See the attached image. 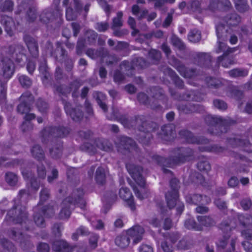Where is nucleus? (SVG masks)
<instances>
[{"label": "nucleus", "instance_id": "nucleus-1", "mask_svg": "<svg viewBox=\"0 0 252 252\" xmlns=\"http://www.w3.org/2000/svg\"><path fill=\"white\" fill-rule=\"evenodd\" d=\"M193 151L189 148H181L175 149L172 152L169 159H166L158 155H153L152 160L160 166L172 167L175 164L183 163L194 158ZM162 171L165 174H171L169 169L162 167Z\"/></svg>", "mask_w": 252, "mask_h": 252}, {"label": "nucleus", "instance_id": "nucleus-2", "mask_svg": "<svg viewBox=\"0 0 252 252\" xmlns=\"http://www.w3.org/2000/svg\"><path fill=\"white\" fill-rule=\"evenodd\" d=\"M84 193L82 189H75L71 196L66 197L63 201L59 213V217L61 219H68L70 217L71 209L75 204L81 209L84 208L86 202L83 198Z\"/></svg>", "mask_w": 252, "mask_h": 252}, {"label": "nucleus", "instance_id": "nucleus-3", "mask_svg": "<svg viewBox=\"0 0 252 252\" xmlns=\"http://www.w3.org/2000/svg\"><path fill=\"white\" fill-rule=\"evenodd\" d=\"M125 127L130 128L131 127H137L140 131L138 140L144 145L149 144L152 135L150 132L151 129L147 127V124L146 118L144 116H136L130 119H127Z\"/></svg>", "mask_w": 252, "mask_h": 252}, {"label": "nucleus", "instance_id": "nucleus-4", "mask_svg": "<svg viewBox=\"0 0 252 252\" xmlns=\"http://www.w3.org/2000/svg\"><path fill=\"white\" fill-rule=\"evenodd\" d=\"M126 168L131 177L140 188L139 189L136 186L132 187L136 197L141 200L147 197V194L144 192L145 189L144 188L145 180L141 174L143 170L142 168L140 166L131 163L126 164Z\"/></svg>", "mask_w": 252, "mask_h": 252}, {"label": "nucleus", "instance_id": "nucleus-5", "mask_svg": "<svg viewBox=\"0 0 252 252\" xmlns=\"http://www.w3.org/2000/svg\"><path fill=\"white\" fill-rule=\"evenodd\" d=\"M152 98L149 99L147 95L143 93L138 94V100L140 103L150 106L153 109H159L160 108L159 104L157 105L156 102H165L166 98L164 94L163 91L158 87H153L150 89Z\"/></svg>", "mask_w": 252, "mask_h": 252}, {"label": "nucleus", "instance_id": "nucleus-6", "mask_svg": "<svg viewBox=\"0 0 252 252\" xmlns=\"http://www.w3.org/2000/svg\"><path fill=\"white\" fill-rule=\"evenodd\" d=\"M63 5L66 7L65 16L68 21L75 20L83 8L82 0H72L70 2L69 0H63Z\"/></svg>", "mask_w": 252, "mask_h": 252}, {"label": "nucleus", "instance_id": "nucleus-7", "mask_svg": "<svg viewBox=\"0 0 252 252\" xmlns=\"http://www.w3.org/2000/svg\"><path fill=\"white\" fill-rule=\"evenodd\" d=\"M206 123L209 128L208 131L212 134H219L218 128L220 129V132H225L227 131V126L229 124L226 120H223L220 117L208 115L205 119Z\"/></svg>", "mask_w": 252, "mask_h": 252}, {"label": "nucleus", "instance_id": "nucleus-8", "mask_svg": "<svg viewBox=\"0 0 252 252\" xmlns=\"http://www.w3.org/2000/svg\"><path fill=\"white\" fill-rule=\"evenodd\" d=\"M68 133V129L64 127L47 126L41 132L42 141L46 143L53 137H62Z\"/></svg>", "mask_w": 252, "mask_h": 252}, {"label": "nucleus", "instance_id": "nucleus-9", "mask_svg": "<svg viewBox=\"0 0 252 252\" xmlns=\"http://www.w3.org/2000/svg\"><path fill=\"white\" fill-rule=\"evenodd\" d=\"M27 219V213L25 208L20 205L14 206L7 213L5 220L8 222L21 223Z\"/></svg>", "mask_w": 252, "mask_h": 252}, {"label": "nucleus", "instance_id": "nucleus-10", "mask_svg": "<svg viewBox=\"0 0 252 252\" xmlns=\"http://www.w3.org/2000/svg\"><path fill=\"white\" fill-rule=\"evenodd\" d=\"M216 33L218 37V47L216 49L217 53L221 52L229 53L232 51L227 48L226 44L223 42L227 39L228 35V30L221 25H217L216 26Z\"/></svg>", "mask_w": 252, "mask_h": 252}, {"label": "nucleus", "instance_id": "nucleus-11", "mask_svg": "<svg viewBox=\"0 0 252 252\" xmlns=\"http://www.w3.org/2000/svg\"><path fill=\"white\" fill-rule=\"evenodd\" d=\"M147 66L148 63L143 58L136 57L134 58L131 62L123 61L120 65V67L121 70L123 71H130L129 72L126 73L127 75H131L133 69L143 68Z\"/></svg>", "mask_w": 252, "mask_h": 252}, {"label": "nucleus", "instance_id": "nucleus-12", "mask_svg": "<svg viewBox=\"0 0 252 252\" xmlns=\"http://www.w3.org/2000/svg\"><path fill=\"white\" fill-rule=\"evenodd\" d=\"M169 63L178 70L181 75L185 78H191L196 75L195 70L187 69L185 66L175 57L169 59Z\"/></svg>", "mask_w": 252, "mask_h": 252}, {"label": "nucleus", "instance_id": "nucleus-13", "mask_svg": "<svg viewBox=\"0 0 252 252\" xmlns=\"http://www.w3.org/2000/svg\"><path fill=\"white\" fill-rule=\"evenodd\" d=\"M170 186L172 191L165 194V198L167 205L170 207H172L174 206L175 201L178 196V189L180 187L179 180L176 178L171 179Z\"/></svg>", "mask_w": 252, "mask_h": 252}, {"label": "nucleus", "instance_id": "nucleus-14", "mask_svg": "<svg viewBox=\"0 0 252 252\" xmlns=\"http://www.w3.org/2000/svg\"><path fill=\"white\" fill-rule=\"evenodd\" d=\"M14 72V65L8 58L2 59L0 63V74L4 78L9 79Z\"/></svg>", "mask_w": 252, "mask_h": 252}, {"label": "nucleus", "instance_id": "nucleus-15", "mask_svg": "<svg viewBox=\"0 0 252 252\" xmlns=\"http://www.w3.org/2000/svg\"><path fill=\"white\" fill-rule=\"evenodd\" d=\"M131 12L133 15L136 16L138 20H141L146 16L147 21L150 22L155 19L157 17V13L155 12L148 14V10L145 8H140L137 4H134L132 6Z\"/></svg>", "mask_w": 252, "mask_h": 252}, {"label": "nucleus", "instance_id": "nucleus-16", "mask_svg": "<svg viewBox=\"0 0 252 252\" xmlns=\"http://www.w3.org/2000/svg\"><path fill=\"white\" fill-rule=\"evenodd\" d=\"M62 16V10L58 7H57L54 11L50 9L43 10L39 15V20L43 23H47L55 17L60 19Z\"/></svg>", "mask_w": 252, "mask_h": 252}, {"label": "nucleus", "instance_id": "nucleus-17", "mask_svg": "<svg viewBox=\"0 0 252 252\" xmlns=\"http://www.w3.org/2000/svg\"><path fill=\"white\" fill-rule=\"evenodd\" d=\"M180 135L189 143L207 144L209 142L208 139L203 137H196L192 133L187 130H182L179 132Z\"/></svg>", "mask_w": 252, "mask_h": 252}, {"label": "nucleus", "instance_id": "nucleus-18", "mask_svg": "<svg viewBox=\"0 0 252 252\" xmlns=\"http://www.w3.org/2000/svg\"><path fill=\"white\" fill-rule=\"evenodd\" d=\"M186 199L188 203L194 205H207L211 201L209 197L200 194H189L186 196Z\"/></svg>", "mask_w": 252, "mask_h": 252}, {"label": "nucleus", "instance_id": "nucleus-19", "mask_svg": "<svg viewBox=\"0 0 252 252\" xmlns=\"http://www.w3.org/2000/svg\"><path fill=\"white\" fill-rule=\"evenodd\" d=\"M63 103L66 113L69 115L73 121L78 122L83 118V113L80 109V107L72 109L70 103L64 100Z\"/></svg>", "mask_w": 252, "mask_h": 252}, {"label": "nucleus", "instance_id": "nucleus-20", "mask_svg": "<svg viewBox=\"0 0 252 252\" xmlns=\"http://www.w3.org/2000/svg\"><path fill=\"white\" fill-rule=\"evenodd\" d=\"M144 233V229L139 225L134 226L129 229L126 232V234L133 240L134 244L139 243L142 239L143 234Z\"/></svg>", "mask_w": 252, "mask_h": 252}, {"label": "nucleus", "instance_id": "nucleus-21", "mask_svg": "<svg viewBox=\"0 0 252 252\" xmlns=\"http://www.w3.org/2000/svg\"><path fill=\"white\" fill-rule=\"evenodd\" d=\"M177 107L179 111L185 114L200 112L203 110L202 107L198 104L191 103H179Z\"/></svg>", "mask_w": 252, "mask_h": 252}, {"label": "nucleus", "instance_id": "nucleus-22", "mask_svg": "<svg viewBox=\"0 0 252 252\" xmlns=\"http://www.w3.org/2000/svg\"><path fill=\"white\" fill-rule=\"evenodd\" d=\"M119 195L121 198L125 200L131 210L135 209L133 197L129 189L125 187H122L119 191Z\"/></svg>", "mask_w": 252, "mask_h": 252}, {"label": "nucleus", "instance_id": "nucleus-23", "mask_svg": "<svg viewBox=\"0 0 252 252\" xmlns=\"http://www.w3.org/2000/svg\"><path fill=\"white\" fill-rule=\"evenodd\" d=\"M24 48L21 44H15L9 47V54L12 55L15 58L16 61L20 63L23 61V58L25 57L24 54Z\"/></svg>", "mask_w": 252, "mask_h": 252}, {"label": "nucleus", "instance_id": "nucleus-24", "mask_svg": "<svg viewBox=\"0 0 252 252\" xmlns=\"http://www.w3.org/2000/svg\"><path fill=\"white\" fill-rule=\"evenodd\" d=\"M108 119L116 120L120 122L124 126L126 125L127 118L126 116L122 114L119 109L114 106L111 108V112L110 114L107 115Z\"/></svg>", "mask_w": 252, "mask_h": 252}, {"label": "nucleus", "instance_id": "nucleus-25", "mask_svg": "<svg viewBox=\"0 0 252 252\" xmlns=\"http://www.w3.org/2000/svg\"><path fill=\"white\" fill-rule=\"evenodd\" d=\"M23 40L32 56L35 57L38 54V46L36 40L29 34H25Z\"/></svg>", "mask_w": 252, "mask_h": 252}, {"label": "nucleus", "instance_id": "nucleus-26", "mask_svg": "<svg viewBox=\"0 0 252 252\" xmlns=\"http://www.w3.org/2000/svg\"><path fill=\"white\" fill-rule=\"evenodd\" d=\"M8 235L13 240L19 242L22 246L23 243L29 242L28 237L25 236L18 228L11 229Z\"/></svg>", "mask_w": 252, "mask_h": 252}, {"label": "nucleus", "instance_id": "nucleus-27", "mask_svg": "<svg viewBox=\"0 0 252 252\" xmlns=\"http://www.w3.org/2000/svg\"><path fill=\"white\" fill-rule=\"evenodd\" d=\"M0 22L4 25L7 34L10 37L13 36L15 24L13 19L10 17L4 15L1 17Z\"/></svg>", "mask_w": 252, "mask_h": 252}, {"label": "nucleus", "instance_id": "nucleus-28", "mask_svg": "<svg viewBox=\"0 0 252 252\" xmlns=\"http://www.w3.org/2000/svg\"><path fill=\"white\" fill-rule=\"evenodd\" d=\"M164 74L169 75L174 81L176 86L182 88L184 86V83L182 79L176 74L175 72L170 68L164 66L161 68Z\"/></svg>", "mask_w": 252, "mask_h": 252}, {"label": "nucleus", "instance_id": "nucleus-29", "mask_svg": "<svg viewBox=\"0 0 252 252\" xmlns=\"http://www.w3.org/2000/svg\"><path fill=\"white\" fill-rule=\"evenodd\" d=\"M161 130L162 138L166 140H171L175 135V126L173 125L169 124L163 126Z\"/></svg>", "mask_w": 252, "mask_h": 252}, {"label": "nucleus", "instance_id": "nucleus-30", "mask_svg": "<svg viewBox=\"0 0 252 252\" xmlns=\"http://www.w3.org/2000/svg\"><path fill=\"white\" fill-rule=\"evenodd\" d=\"M225 22L226 23L227 26H225L223 24H220V25H223L225 29L228 30V34H230L229 32L228 27H233L237 26L240 21V17L236 13H232L227 15L224 19Z\"/></svg>", "mask_w": 252, "mask_h": 252}, {"label": "nucleus", "instance_id": "nucleus-31", "mask_svg": "<svg viewBox=\"0 0 252 252\" xmlns=\"http://www.w3.org/2000/svg\"><path fill=\"white\" fill-rule=\"evenodd\" d=\"M194 59L198 65L205 67H209L211 62L210 56L206 53H197Z\"/></svg>", "mask_w": 252, "mask_h": 252}, {"label": "nucleus", "instance_id": "nucleus-32", "mask_svg": "<svg viewBox=\"0 0 252 252\" xmlns=\"http://www.w3.org/2000/svg\"><path fill=\"white\" fill-rule=\"evenodd\" d=\"M53 249L55 252H71L72 248L65 241H57L53 244Z\"/></svg>", "mask_w": 252, "mask_h": 252}, {"label": "nucleus", "instance_id": "nucleus-33", "mask_svg": "<svg viewBox=\"0 0 252 252\" xmlns=\"http://www.w3.org/2000/svg\"><path fill=\"white\" fill-rule=\"evenodd\" d=\"M94 144L99 149L109 152L112 150L113 145L108 140L103 138H98L95 140Z\"/></svg>", "mask_w": 252, "mask_h": 252}, {"label": "nucleus", "instance_id": "nucleus-34", "mask_svg": "<svg viewBox=\"0 0 252 252\" xmlns=\"http://www.w3.org/2000/svg\"><path fill=\"white\" fill-rule=\"evenodd\" d=\"M120 145L124 149L128 150L130 152L136 150L137 149L135 142L131 138L126 136L121 137Z\"/></svg>", "mask_w": 252, "mask_h": 252}, {"label": "nucleus", "instance_id": "nucleus-35", "mask_svg": "<svg viewBox=\"0 0 252 252\" xmlns=\"http://www.w3.org/2000/svg\"><path fill=\"white\" fill-rule=\"evenodd\" d=\"M236 226V219H228L223 221L220 224V228L224 233H228L232 229L235 228Z\"/></svg>", "mask_w": 252, "mask_h": 252}, {"label": "nucleus", "instance_id": "nucleus-36", "mask_svg": "<svg viewBox=\"0 0 252 252\" xmlns=\"http://www.w3.org/2000/svg\"><path fill=\"white\" fill-rule=\"evenodd\" d=\"M197 220L199 222V225H201L202 228L203 226L212 227L216 224L215 220L209 216H198Z\"/></svg>", "mask_w": 252, "mask_h": 252}, {"label": "nucleus", "instance_id": "nucleus-37", "mask_svg": "<svg viewBox=\"0 0 252 252\" xmlns=\"http://www.w3.org/2000/svg\"><path fill=\"white\" fill-rule=\"evenodd\" d=\"M57 48L54 52L51 53L56 60L60 61H63L65 56H66V51L62 47L61 43L57 42L56 43Z\"/></svg>", "mask_w": 252, "mask_h": 252}, {"label": "nucleus", "instance_id": "nucleus-38", "mask_svg": "<svg viewBox=\"0 0 252 252\" xmlns=\"http://www.w3.org/2000/svg\"><path fill=\"white\" fill-rule=\"evenodd\" d=\"M171 94L174 95L176 99L181 100H193L198 101L200 99V98L197 96L194 91L188 92L185 94H184L182 95H180L179 96H176V94H173L172 93H171Z\"/></svg>", "mask_w": 252, "mask_h": 252}, {"label": "nucleus", "instance_id": "nucleus-39", "mask_svg": "<svg viewBox=\"0 0 252 252\" xmlns=\"http://www.w3.org/2000/svg\"><path fill=\"white\" fill-rule=\"evenodd\" d=\"M217 63L221 64L224 67H228L234 63L233 58L228 55V53H224L223 55L218 58Z\"/></svg>", "mask_w": 252, "mask_h": 252}, {"label": "nucleus", "instance_id": "nucleus-40", "mask_svg": "<svg viewBox=\"0 0 252 252\" xmlns=\"http://www.w3.org/2000/svg\"><path fill=\"white\" fill-rule=\"evenodd\" d=\"M206 83L208 87L211 89L220 88L223 84L224 80L210 77H206Z\"/></svg>", "mask_w": 252, "mask_h": 252}, {"label": "nucleus", "instance_id": "nucleus-41", "mask_svg": "<svg viewBox=\"0 0 252 252\" xmlns=\"http://www.w3.org/2000/svg\"><path fill=\"white\" fill-rule=\"evenodd\" d=\"M130 238L126 234H122L118 236L115 239L117 246L121 248H126L129 244Z\"/></svg>", "mask_w": 252, "mask_h": 252}, {"label": "nucleus", "instance_id": "nucleus-42", "mask_svg": "<svg viewBox=\"0 0 252 252\" xmlns=\"http://www.w3.org/2000/svg\"><path fill=\"white\" fill-rule=\"evenodd\" d=\"M49 152L51 156L53 158H58L61 157L62 154V145L59 142L57 143L54 146L49 149Z\"/></svg>", "mask_w": 252, "mask_h": 252}, {"label": "nucleus", "instance_id": "nucleus-43", "mask_svg": "<svg viewBox=\"0 0 252 252\" xmlns=\"http://www.w3.org/2000/svg\"><path fill=\"white\" fill-rule=\"evenodd\" d=\"M32 156L38 160H42L44 158V153L39 145H34L31 150Z\"/></svg>", "mask_w": 252, "mask_h": 252}, {"label": "nucleus", "instance_id": "nucleus-44", "mask_svg": "<svg viewBox=\"0 0 252 252\" xmlns=\"http://www.w3.org/2000/svg\"><path fill=\"white\" fill-rule=\"evenodd\" d=\"M228 73L231 77H244L248 75V71L246 69L236 68L229 71Z\"/></svg>", "mask_w": 252, "mask_h": 252}, {"label": "nucleus", "instance_id": "nucleus-45", "mask_svg": "<svg viewBox=\"0 0 252 252\" xmlns=\"http://www.w3.org/2000/svg\"><path fill=\"white\" fill-rule=\"evenodd\" d=\"M185 226L188 229L195 231H201L202 227L199 225L193 219H189L185 221Z\"/></svg>", "mask_w": 252, "mask_h": 252}, {"label": "nucleus", "instance_id": "nucleus-46", "mask_svg": "<svg viewBox=\"0 0 252 252\" xmlns=\"http://www.w3.org/2000/svg\"><path fill=\"white\" fill-rule=\"evenodd\" d=\"M188 37L189 41L196 43L199 42L201 38V32L198 30L193 29L190 31Z\"/></svg>", "mask_w": 252, "mask_h": 252}, {"label": "nucleus", "instance_id": "nucleus-47", "mask_svg": "<svg viewBox=\"0 0 252 252\" xmlns=\"http://www.w3.org/2000/svg\"><path fill=\"white\" fill-rule=\"evenodd\" d=\"M105 170L101 167H98L95 173V179L96 182L99 184H103L105 182Z\"/></svg>", "mask_w": 252, "mask_h": 252}, {"label": "nucleus", "instance_id": "nucleus-48", "mask_svg": "<svg viewBox=\"0 0 252 252\" xmlns=\"http://www.w3.org/2000/svg\"><path fill=\"white\" fill-rule=\"evenodd\" d=\"M95 97L96 100L99 107L103 110L104 112H106L107 110V107L105 102L106 96L101 93H97L95 94Z\"/></svg>", "mask_w": 252, "mask_h": 252}, {"label": "nucleus", "instance_id": "nucleus-49", "mask_svg": "<svg viewBox=\"0 0 252 252\" xmlns=\"http://www.w3.org/2000/svg\"><path fill=\"white\" fill-rule=\"evenodd\" d=\"M123 13L122 11H119L117 13V16L113 19L111 27L112 29L120 28L123 26Z\"/></svg>", "mask_w": 252, "mask_h": 252}, {"label": "nucleus", "instance_id": "nucleus-50", "mask_svg": "<svg viewBox=\"0 0 252 252\" xmlns=\"http://www.w3.org/2000/svg\"><path fill=\"white\" fill-rule=\"evenodd\" d=\"M172 44L181 51L186 49V45L183 41L175 35H173L171 37Z\"/></svg>", "mask_w": 252, "mask_h": 252}, {"label": "nucleus", "instance_id": "nucleus-51", "mask_svg": "<svg viewBox=\"0 0 252 252\" xmlns=\"http://www.w3.org/2000/svg\"><path fill=\"white\" fill-rule=\"evenodd\" d=\"M18 176L12 172H8L5 174V181L7 183L11 186L16 185L18 182Z\"/></svg>", "mask_w": 252, "mask_h": 252}, {"label": "nucleus", "instance_id": "nucleus-52", "mask_svg": "<svg viewBox=\"0 0 252 252\" xmlns=\"http://www.w3.org/2000/svg\"><path fill=\"white\" fill-rule=\"evenodd\" d=\"M237 219L241 224L244 226L252 224V216L246 217L243 215H238Z\"/></svg>", "mask_w": 252, "mask_h": 252}, {"label": "nucleus", "instance_id": "nucleus-53", "mask_svg": "<svg viewBox=\"0 0 252 252\" xmlns=\"http://www.w3.org/2000/svg\"><path fill=\"white\" fill-rule=\"evenodd\" d=\"M149 57L154 63H157L160 60L161 54L157 50L151 49L149 52Z\"/></svg>", "mask_w": 252, "mask_h": 252}, {"label": "nucleus", "instance_id": "nucleus-54", "mask_svg": "<svg viewBox=\"0 0 252 252\" xmlns=\"http://www.w3.org/2000/svg\"><path fill=\"white\" fill-rule=\"evenodd\" d=\"M104 50L102 48L99 50H95L94 49H88L86 51V54L92 59H95L98 57H102V52Z\"/></svg>", "mask_w": 252, "mask_h": 252}, {"label": "nucleus", "instance_id": "nucleus-55", "mask_svg": "<svg viewBox=\"0 0 252 252\" xmlns=\"http://www.w3.org/2000/svg\"><path fill=\"white\" fill-rule=\"evenodd\" d=\"M50 190L46 188H42L40 192V200L39 204H43L50 198Z\"/></svg>", "mask_w": 252, "mask_h": 252}, {"label": "nucleus", "instance_id": "nucleus-56", "mask_svg": "<svg viewBox=\"0 0 252 252\" xmlns=\"http://www.w3.org/2000/svg\"><path fill=\"white\" fill-rule=\"evenodd\" d=\"M102 58L103 62H105L108 65L115 64L120 60L119 58L114 55H109L105 56L102 55Z\"/></svg>", "mask_w": 252, "mask_h": 252}, {"label": "nucleus", "instance_id": "nucleus-57", "mask_svg": "<svg viewBox=\"0 0 252 252\" xmlns=\"http://www.w3.org/2000/svg\"><path fill=\"white\" fill-rule=\"evenodd\" d=\"M56 208V205H49L48 206H46L41 211V213L46 216V217H51L54 215Z\"/></svg>", "mask_w": 252, "mask_h": 252}, {"label": "nucleus", "instance_id": "nucleus-58", "mask_svg": "<svg viewBox=\"0 0 252 252\" xmlns=\"http://www.w3.org/2000/svg\"><path fill=\"white\" fill-rule=\"evenodd\" d=\"M18 80L20 83L23 87L28 88L32 84V80L28 76L25 75H20Z\"/></svg>", "mask_w": 252, "mask_h": 252}, {"label": "nucleus", "instance_id": "nucleus-59", "mask_svg": "<svg viewBox=\"0 0 252 252\" xmlns=\"http://www.w3.org/2000/svg\"><path fill=\"white\" fill-rule=\"evenodd\" d=\"M197 167L200 171L207 172L211 169V166L207 160L200 161L198 162Z\"/></svg>", "mask_w": 252, "mask_h": 252}, {"label": "nucleus", "instance_id": "nucleus-60", "mask_svg": "<svg viewBox=\"0 0 252 252\" xmlns=\"http://www.w3.org/2000/svg\"><path fill=\"white\" fill-rule=\"evenodd\" d=\"M237 9L241 12H244L248 8L246 0H234Z\"/></svg>", "mask_w": 252, "mask_h": 252}, {"label": "nucleus", "instance_id": "nucleus-61", "mask_svg": "<svg viewBox=\"0 0 252 252\" xmlns=\"http://www.w3.org/2000/svg\"><path fill=\"white\" fill-rule=\"evenodd\" d=\"M41 212L36 213L33 217L34 221L35 224L39 226L44 227L45 226V220L42 216Z\"/></svg>", "mask_w": 252, "mask_h": 252}, {"label": "nucleus", "instance_id": "nucleus-62", "mask_svg": "<svg viewBox=\"0 0 252 252\" xmlns=\"http://www.w3.org/2000/svg\"><path fill=\"white\" fill-rule=\"evenodd\" d=\"M86 38L87 41L90 44L94 43L97 38V34L93 30H88L86 33Z\"/></svg>", "mask_w": 252, "mask_h": 252}, {"label": "nucleus", "instance_id": "nucleus-63", "mask_svg": "<svg viewBox=\"0 0 252 252\" xmlns=\"http://www.w3.org/2000/svg\"><path fill=\"white\" fill-rule=\"evenodd\" d=\"M1 244L2 247L10 252H14L15 250L14 245L6 239H2L1 240Z\"/></svg>", "mask_w": 252, "mask_h": 252}, {"label": "nucleus", "instance_id": "nucleus-64", "mask_svg": "<svg viewBox=\"0 0 252 252\" xmlns=\"http://www.w3.org/2000/svg\"><path fill=\"white\" fill-rule=\"evenodd\" d=\"M36 9L35 7H29L27 11V20L33 22L36 18Z\"/></svg>", "mask_w": 252, "mask_h": 252}]
</instances>
